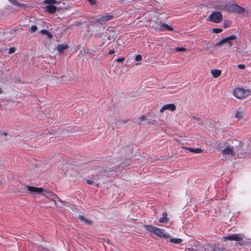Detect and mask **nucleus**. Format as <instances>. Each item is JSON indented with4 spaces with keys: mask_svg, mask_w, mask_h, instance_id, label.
I'll return each mask as SVG.
<instances>
[{
    "mask_svg": "<svg viewBox=\"0 0 251 251\" xmlns=\"http://www.w3.org/2000/svg\"><path fill=\"white\" fill-rule=\"evenodd\" d=\"M115 52V50H111L109 51V54H112Z\"/></svg>",
    "mask_w": 251,
    "mask_h": 251,
    "instance_id": "nucleus-46",
    "label": "nucleus"
},
{
    "mask_svg": "<svg viewBox=\"0 0 251 251\" xmlns=\"http://www.w3.org/2000/svg\"><path fill=\"white\" fill-rule=\"evenodd\" d=\"M164 230L158 227L155 229V231L153 234L159 237H164V238L167 239L170 237V235H166L163 232Z\"/></svg>",
    "mask_w": 251,
    "mask_h": 251,
    "instance_id": "nucleus-9",
    "label": "nucleus"
},
{
    "mask_svg": "<svg viewBox=\"0 0 251 251\" xmlns=\"http://www.w3.org/2000/svg\"><path fill=\"white\" fill-rule=\"evenodd\" d=\"M45 4H49V5L56 4L59 5L61 4L60 1H58L55 0H45L44 1Z\"/></svg>",
    "mask_w": 251,
    "mask_h": 251,
    "instance_id": "nucleus-17",
    "label": "nucleus"
},
{
    "mask_svg": "<svg viewBox=\"0 0 251 251\" xmlns=\"http://www.w3.org/2000/svg\"><path fill=\"white\" fill-rule=\"evenodd\" d=\"M237 51L240 52V53H241L242 52V51L240 50L239 49L237 48Z\"/></svg>",
    "mask_w": 251,
    "mask_h": 251,
    "instance_id": "nucleus-48",
    "label": "nucleus"
},
{
    "mask_svg": "<svg viewBox=\"0 0 251 251\" xmlns=\"http://www.w3.org/2000/svg\"><path fill=\"white\" fill-rule=\"evenodd\" d=\"M202 151V150L201 149H195L194 153H200Z\"/></svg>",
    "mask_w": 251,
    "mask_h": 251,
    "instance_id": "nucleus-40",
    "label": "nucleus"
},
{
    "mask_svg": "<svg viewBox=\"0 0 251 251\" xmlns=\"http://www.w3.org/2000/svg\"><path fill=\"white\" fill-rule=\"evenodd\" d=\"M59 5H60L59 6L57 7V11H60L61 10H64V9L66 10V9H68V7L66 6L65 2H63L62 4L61 3Z\"/></svg>",
    "mask_w": 251,
    "mask_h": 251,
    "instance_id": "nucleus-28",
    "label": "nucleus"
},
{
    "mask_svg": "<svg viewBox=\"0 0 251 251\" xmlns=\"http://www.w3.org/2000/svg\"><path fill=\"white\" fill-rule=\"evenodd\" d=\"M245 238V236L243 234H234L227 237H224L223 238L224 241L226 240H234L236 241H240Z\"/></svg>",
    "mask_w": 251,
    "mask_h": 251,
    "instance_id": "nucleus-4",
    "label": "nucleus"
},
{
    "mask_svg": "<svg viewBox=\"0 0 251 251\" xmlns=\"http://www.w3.org/2000/svg\"><path fill=\"white\" fill-rule=\"evenodd\" d=\"M236 4H232L230 5L228 8L229 11H230L231 12H235V7H234V6H236Z\"/></svg>",
    "mask_w": 251,
    "mask_h": 251,
    "instance_id": "nucleus-30",
    "label": "nucleus"
},
{
    "mask_svg": "<svg viewBox=\"0 0 251 251\" xmlns=\"http://www.w3.org/2000/svg\"><path fill=\"white\" fill-rule=\"evenodd\" d=\"M48 191H46L44 190V192H42L41 194L43 195L44 196H45L46 197H50L49 193H48L47 192Z\"/></svg>",
    "mask_w": 251,
    "mask_h": 251,
    "instance_id": "nucleus-35",
    "label": "nucleus"
},
{
    "mask_svg": "<svg viewBox=\"0 0 251 251\" xmlns=\"http://www.w3.org/2000/svg\"><path fill=\"white\" fill-rule=\"evenodd\" d=\"M104 29V27L98 26L96 27V35L102 38L103 40H105L106 38L108 40H111L116 38V32L112 28H107L104 33L102 31Z\"/></svg>",
    "mask_w": 251,
    "mask_h": 251,
    "instance_id": "nucleus-1",
    "label": "nucleus"
},
{
    "mask_svg": "<svg viewBox=\"0 0 251 251\" xmlns=\"http://www.w3.org/2000/svg\"><path fill=\"white\" fill-rule=\"evenodd\" d=\"M16 50V48L14 47H11L9 50L8 53L11 54L14 53Z\"/></svg>",
    "mask_w": 251,
    "mask_h": 251,
    "instance_id": "nucleus-34",
    "label": "nucleus"
},
{
    "mask_svg": "<svg viewBox=\"0 0 251 251\" xmlns=\"http://www.w3.org/2000/svg\"><path fill=\"white\" fill-rule=\"evenodd\" d=\"M226 25H224V27L226 28Z\"/></svg>",
    "mask_w": 251,
    "mask_h": 251,
    "instance_id": "nucleus-56",
    "label": "nucleus"
},
{
    "mask_svg": "<svg viewBox=\"0 0 251 251\" xmlns=\"http://www.w3.org/2000/svg\"><path fill=\"white\" fill-rule=\"evenodd\" d=\"M222 28H213V31L215 33H219L222 31Z\"/></svg>",
    "mask_w": 251,
    "mask_h": 251,
    "instance_id": "nucleus-32",
    "label": "nucleus"
},
{
    "mask_svg": "<svg viewBox=\"0 0 251 251\" xmlns=\"http://www.w3.org/2000/svg\"><path fill=\"white\" fill-rule=\"evenodd\" d=\"M129 121V120L128 119H126V120H120L119 122L123 124H125L128 123Z\"/></svg>",
    "mask_w": 251,
    "mask_h": 251,
    "instance_id": "nucleus-39",
    "label": "nucleus"
},
{
    "mask_svg": "<svg viewBox=\"0 0 251 251\" xmlns=\"http://www.w3.org/2000/svg\"><path fill=\"white\" fill-rule=\"evenodd\" d=\"M2 184V180L0 179V186H1Z\"/></svg>",
    "mask_w": 251,
    "mask_h": 251,
    "instance_id": "nucleus-51",
    "label": "nucleus"
},
{
    "mask_svg": "<svg viewBox=\"0 0 251 251\" xmlns=\"http://www.w3.org/2000/svg\"><path fill=\"white\" fill-rule=\"evenodd\" d=\"M12 4L15 5L16 4V0H8Z\"/></svg>",
    "mask_w": 251,
    "mask_h": 251,
    "instance_id": "nucleus-43",
    "label": "nucleus"
},
{
    "mask_svg": "<svg viewBox=\"0 0 251 251\" xmlns=\"http://www.w3.org/2000/svg\"><path fill=\"white\" fill-rule=\"evenodd\" d=\"M15 5H16V6H17L18 7H25V4H23V3H21L19 2H18L17 1L16 2V4H15Z\"/></svg>",
    "mask_w": 251,
    "mask_h": 251,
    "instance_id": "nucleus-37",
    "label": "nucleus"
},
{
    "mask_svg": "<svg viewBox=\"0 0 251 251\" xmlns=\"http://www.w3.org/2000/svg\"><path fill=\"white\" fill-rule=\"evenodd\" d=\"M87 183L89 184H92L94 183V181L93 180H87Z\"/></svg>",
    "mask_w": 251,
    "mask_h": 251,
    "instance_id": "nucleus-45",
    "label": "nucleus"
},
{
    "mask_svg": "<svg viewBox=\"0 0 251 251\" xmlns=\"http://www.w3.org/2000/svg\"><path fill=\"white\" fill-rule=\"evenodd\" d=\"M235 7V13H236L237 14H240L242 13H244L245 11V9L243 7H240V6L238 5H236V6H234Z\"/></svg>",
    "mask_w": 251,
    "mask_h": 251,
    "instance_id": "nucleus-19",
    "label": "nucleus"
},
{
    "mask_svg": "<svg viewBox=\"0 0 251 251\" xmlns=\"http://www.w3.org/2000/svg\"><path fill=\"white\" fill-rule=\"evenodd\" d=\"M68 48L69 47L67 45L59 44L57 46V50L60 52H62L64 50L68 49Z\"/></svg>",
    "mask_w": 251,
    "mask_h": 251,
    "instance_id": "nucleus-18",
    "label": "nucleus"
},
{
    "mask_svg": "<svg viewBox=\"0 0 251 251\" xmlns=\"http://www.w3.org/2000/svg\"><path fill=\"white\" fill-rule=\"evenodd\" d=\"M221 152L224 155L234 156L236 155V152L234 151L233 147L230 145H228L221 151Z\"/></svg>",
    "mask_w": 251,
    "mask_h": 251,
    "instance_id": "nucleus-5",
    "label": "nucleus"
},
{
    "mask_svg": "<svg viewBox=\"0 0 251 251\" xmlns=\"http://www.w3.org/2000/svg\"><path fill=\"white\" fill-rule=\"evenodd\" d=\"M228 40H229V39H227V37L224 38L222 40L218 42L215 45L217 46H220L222 45L223 44L226 43L227 41H228Z\"/></svg>",
    "mask_w": 251,
    "mask_h": 251,
    "instance_id": "nucleus-27",
    "label": "nucleus"
},
{
    "mask_svg": "<svg viewBox=\"0 0 251 251\" xmlns=\"http://www.w3.org/2000/svg\"><path fill=\"white\" fill-rule=\"evenodd\" d=\"M142 58V56L141 55L138 54V55H136L135 59L136 61H138L141 60Z\"/></svg>",
    "mask_w": 251,
    "mask_h": 251,
    "instance_id": "nucleus-36",
    "label": "nucleus"
},
{
    "mask_svg": "<svg viewBox=\"0 0 251 251\" xmlns=\"http://www.w3.org/2000/svg\"><path fill=\"white\" fill-rule=\"evenodd\" d=\"M226 25H224V27L226 28Z\"/></svg>",
    "mask_w": 251,
    "mask_h": 251,
    "instance_id": "nucleus-55",
    "label": "nucleus"
},
{
    "mask_svg": "<svg viewBox=\"0 0 251 251\" xmlns=\"http://www.w3.org/2000/svg\"><path fill=\"white\" fill-rule=\"evenodd\" d=\"M166 110V107L165 105L160 109V112L163 113L165 110Z\"/></svg>",
    "mask_w": 251,
    "mask_h": 251,
    "instance_id": "nucleus-41",
    "label": "nucleus"
},
{
    "mask_svg": "<svg viewBox=\"0 0 251 251\" xmlns=\"http://www.w3.org/2000/svg\"><path fill=\"white\" fill-rule=\"evenodd\" d=\"M239 144L241 145V143L240 142H239Z\"/></svg>",
    "mask_w": 251,
    "mask_h": 251,
    "instance_id": "nucleus-57",
    "label": "nucleus"
},
{
    "mask_svg": "<svg viewBox=\"0 0 251 251\" xmlns=\"http://www.w3.org/2000/svg\"><path fill=\"white\" fill-rule=\"evenodd\" d=\"M125 60V58H118L117 59V61L118 62H121Z\"/></svg>",
    "mask_w": 251,
    "mask_h": 251,
    "instance_id": "nucleus-44",
    "label": "nucleus"
},
{
    "mask_svg": "<svg viewBox=\"0 0 251 251\" xmlns=\"http://www.w3.org/2000/svg\"><path fill=\"white\" fill-rule=\"evenodd\" d=\"M41 33L43 34L47 35L48 37L51 39L52 37V35L48 30L46 29H43L41 31Z\"/></svg>",
    "mask_w": 251,
    "mask_h": 251,
    "instance_id": "nucleus-29",
    "label": "nucleus"
},
{
    "mask_svg": "<svg viewBox=\"0 0 251 251\" xmlns=\"http://www.w3.org/2000/svg\"><path fill=\"white\" fill-rule=\"evenodd\" d=\"M245 115L244 111L243 110H241V108H239V109L236 110L235 117L238 119H242Z\"/></svg>",
    "mask_w": 251,
    "mask_h": 251,
    "instance_id": "nucleus-12",
    "label": "nucleus"
},
{
    "mask_svg": "<svg viewBox=\"0 0 251 251\" xmlns=\"http://www.w3.org/2000/svg\"><path fill=\"white\" fill-rule=\"evenodd\" d=\"M166 110H169L171 111H174L176 109V106L174 104L170 103L165 105Z\"/></svg>",
    "mask_w": 251,
    "mask_h": 251,
    "instance_id": "nucleus-20",
    "label": "nucleus"
},
{
    "mask_svg": "<svg viewBox=\"0 0 251 251\" xmlns=\"http://www.w3.org/2000/svg\"><path fill=\"white\" fill-rule=\"evenodd\" d=\"M239 244H240L241 246H243L244 245H245V244L244 243H239Z\"/></svg>",
    "mask_w": 251,
    "mask_h": 251,
    "instance_id": "nucleus-52",
    "label": "nucleus"
},
{
    "mask_svg": "<svg viewBox=\"0 0 251 251\" xmlns=\"http://www.w3.org/2000/svg\"><path fill=\"white\" fill-rule=\"evenodd\" d=\"M147 230H148L149 231L153 233L155 231V229H156V227L155 226H153L152 225H144L143 226Z\"/></svg>",
    "mask_w": 251,
    "mask_h": 251,
    "instance_id": "nucleus-15",
    "label": "nucleus"
},
{
    "mask_svg": "<svg viewBox=\"0 0 251 251\" xmlns=\"http://www.w3.org/2000/svg\"><path fill=\"white\" fill-rule=\"evenodd\" d=\"M176 50L177 51H184L186 50V49L184 48H176Z\"/></svg>",
    "mask_w": 251,
    "mask_h": 251,
    "instance_id": "nucleus-33",
    "label": "nucleus"
},
{
    "mask_svg": "<svg viewBox=\"0 0 251 251\" xmlns=\"http://www.w3.org/2000/svg\"><path fill=\"white\" fill-rule=\"evenodd\" d=\"M188 150H189V151H190L191 152H194V153L195 149H192V148H188Z\"/></svg>",
    "mask_w": 251,
    "mask_h": 251,
    "instance_id": "nucleus-47",
    "label": "nucleus"
},
{
    "mask_svg": "<svg viewBox=\"0 0 251 251\" xmlns=\"http://www.w3.org/2000/svg\"><path fill=\"white\" fill-rule=\"evenodd\" d=\"M228 40H229V39H227V37L224 38L222 40L218 42L215 45L217 46H220L222 45L223 44L226 43L227 41H228Z\"/></svg>",
    "mask_w": 251,
    "mask_h": 251,
    "instance_id": "nucleus-25",
    "label": "nucleus"
},
{
    "mask_svg": "<svg viewBox=\"0 0 251 251\" xmlns=\"http://www.w3.org/2000/svg\"><path fill=\"white\" fill-rule=\"evenodd\" d=\"M2 135H4V136H6V135H7V133H6V132H3V133L2 134Z\"/></svg>",
    "mask_w": 251,
    "mask_h": 251,
    "instance_id": "nucleus-50",
    "label": "nucleus"
},
{
    "mask_svg": "<svg viewBox=\"0 0 251 251\" xmlns=\"http://www.w3.org/2000/svg\"><path fill=\"white\" fill-rule=\"evenodd\" d=\"M228 40H229V39H227V37L224 38L222 40L218 42L215 45L217 46H220L222 45L223 44L226 43L227 41H228Z\"/></svg>",
    "mask_w": 251,
    "mask_h": 251,
    "instance_id": "nucleus-26",
    "label": "nucleus"
},
{
    "mask_svg": "<svg viewBox=\"0 0 251 251\" xmlns=\"http://www.w3.org/2000/svg\"><path fill=\"white\" fill-rule=\"evenodd\" d=\"M148 124L152 125H156L157 123L155 120H151L148 122Z\"/></svg>",
    "mask_w": 251,
    "mask_h": 251,
    "instance_id": "nucleus-38",
    "label": "nucleus"
},
{
    "mask_svg": "<svg viewBox=\"0 0 251 251\" xmlns=\"http://www.w3.org/2000/svg\"><path fill=\"white\" fill-rule=\"evenodd\" d=\"M107 171L103 168H99L98 172L95 176H94L96 178L99 179L100 176H104L106 174Z\"/></svg>",
    "mask_w": 251,
    "mask_h": 251,
    "instance_id": "nucleus-11",
    "label": "nucleus"
},
{
    "mask_svg": "<svg viewBox=\"0 0 251 251\" xmlns=\"http://www.w3.org/2000/svg\"><path fill=\"white\" fill-rule=\"evenodd\" d=\"M2 91L1 90V89L0 88V94L2 93Z\"/></svg>",
    "mask_w": 251,
    "mask_h": 251,
    "instance_id": "nucleus-54",
    "label": "nucleus"
},
{
    "mask_svg": "<svg viewBox=\"0 0 251 251\" xmlns=\"http://www.w3.org/2000/svg\"><path fill=\"white\" fill-rule=\"evenodd\" d=\"M227 38L229 39V40H228V41H227L226 43H227L230 46H231L232 45V44L231 41L232 40H235L237 38V37L234 35H232L229 37H227Z\"/></svg>",
    "mask_w": 251,
    "mask_h": 251,
    "instance_id": "nucleus-22",
    "label": "nucleus"
},
{
    "mask_svg": "<svg viewBox=\"0 0 251 251\" xmlns=\"http://www.w3.org/2000/svg\"><path fill=\"white\" fill-rule=\"evenodd\" d=\"M114 18L113 15H102L99 18L96 20V22L99 23L100 24H104L105 22L109 21Z\"/></svg>",
    "mask_w": 251,
    "mask_h": 251,
    "instance_id": "nucleus-6",
    "label": "nucleus"
},
{
    "mask_svg": "<svg viewBox=\"0 0 251 251\" xmlns=\"http://www.w3.org/2000/svg\"><path fill=\"white\" fill-rule=\"evenodd\" d=\"M27 190L30 192V193L32 195H37L38 194H41L44 192V189L42 188H38L35 187L31 186H26Z\"/></svg>",
    "mask_w": 251,
    "mask_h": 251,
    "instance_id": "nucleus-7",
    "label": "nucleus"
},
{
    "mask_svg": "<svg viewBox=\"0 0 251 251\" xmlns=\"http://www.w3.org/2000/svg\"><path fill=\"white\" fill-rule=\"evenodd\" d=\"M250 94V91L241 87L235 88L233 91L234 96L238 99L243 100Z\"/></svg>",
    "mask_w": 251,
    "mask_h": 251,
    "instance_id": "nucleus-2",
    "label": "nucleus"
},
{
    "mask_svg": "<svg viewBox=\"0 0 251 251\" xmlns=\"http://www.w3.org/2000/svg\"><path fill=\"white\" fill-rule=\"evenodd\" d=\"M78 218H79V219H80V220L81 222H84L85 224H87V225H90L92 223V221H91L88 220L87 219L85 218L83 216H79Z\"/></svg>",
    "mask_w": 251,
    "mask_h": 251,
    "instance_id": "nucleus-21",
    "label": "nucleus"
},
{
    "mask_svg": "<svg viewBox=\"0 0 251 251\" xmlns=\"http://www.w3.org/2000/svg\"><path fill=\"white\" fill-rule=\"evenodd\" d=\"M238 67L239 68V69H244L245 68V66L244 65H243V64H240V65H238Z\"/></svg>",
    "mask_w": 251,
    "mask_h": 251,
    "instance_id": "nucleus-42",
    "label": "nucleus"
},
{
    "mask_svg": "<svg viewBox=\"0 0 251 251\" xmlns=\"http://www.w3.org/2000/svg\"><path fill=\"white\" fill-rule=\"evenodd\" d=\"M160 26L161 27H162L163 28H164L165 29H167V30H171V31H173L174 30L173 27L169 26L166 24L160 23Z\"/></svg>",
    "mask_w": 251,
    "mask_h": 251,
    "instance_id": "nucleus-24",
    "label": "nucleus"
},
{
    "mask_svg": "<svg viewBox=\"0 0 251 251\" xmlns=\"http://www.w3.org/2000/svg\"><path fill=\"white\" fill-rule=\"evenodd\" d=\"M46 9H47L48 11L51 14L54 13L57 10V7L53 5H47L46 6Z\"/></svg>",
    "mask_w": 251,
    "mask_h": 251,
    "instance_id": "nucleus-13",
    "label": "nucleus"
},
{
    "mask_svg": "<svg viewBox=\"0 0 251 251\" xmlns=\"http://www.w3.org/2000/svg\"><path fill=\"white\" fill-rule=\"evenodd\" d=\"M169 219L167 218V213L164 212L162 214V217L159 219V222L161 223H166L168 222Z\"/></svg>",
    "mask_w": 251,
    "mask_h": 251,
    "instance_id": "nucleus-14",
    "label": "nucleus"
},
{
    "mask_svg": "<svg viewBox=\"0 0 251 251\" xmlns=\"http://www.w3.org/2000/svg\"><path fill=\"white\" fill-rule=\"evenodd\" d=\"M207 20L215 23H219L223 20L222 14L219 11L213 12L207 18Z\"/></svg>",
    "mask_w": 251,
    "mask_h": 251,
    "instance_id": "nucleus-3",
    "label": "nucleus"
},
{
    "mask_svg": "<svg viewBox=\"0 0 251 251\" xmlns=\"http://www.w3.org/2000/svg\"><path fill=\"white\" fill-rule=\"evenodd\" d=\"M151 117V114L149 113L145 115H142L138 118V124L139 125L142 124L143 122H146L149 120V118Z\"/></svg>",
    "mask_w": 251,
    "mask_h": 251,
    "instance_id": "nucleus-10",
    "label": "nucleus"
},
{
    "mask_svg": "<svg viewBox=\"0 0 251 251\" xmlns=\"http://www.w3.org/2000/svg\"><path fill=\"white\" fill-rule=\"evenodd\" d=\"M182 148L183 149H185V150H188V148H189L185 147H182Z\"/></svg>",
    "mask_w": 251,
    "mask_h": 251,
    "instance_id": "nucleus-49",
    "label": "nucleus"
},
{
    "mask_svg": "<svg viewBox=\"0 0 251 251\" xmlns=\"http://www.w3.org/2000/svg\"><path fill=\"white\" fill-rule=\"evenodd\" d=\"M37 30V27L36 25H32L29 30L31 33H34Z\"/></svg>",
    "mask_w": 251,
    "mask_h": 251,
    "instance_id": "nucleus-31",
    "label": "nucleus"
},
{
    "mask_svg": "<svg viewBox=\"0 0 251 251\" xmlns=\"http://www.w3.org/2000/svg\"><path fill=\"white\" fill-rule=\"evenodd\" d=\"M220 145H218L217 146V149H219L220 148Z\"/></svg>",
    "mask_w": 251,
    "mask_h": 251,
    "instance_id": "nucleus-53",
    "label": "nucleus"
},
{
    "mask_svg": "<svg viewBox=\"0 0 251 251\" xmlns=\"http://www.w3.org/2000/svg\"><path fill=\"white\" fill-rule=\"evenodd\" d=\"M221 71L220 70H212L211 71V74L215 78L219 77L221 75Z\"/></svg>",
    "mask_w": 251,
    "mask_h": 251,
    "instance_id": "nucleus-16",
    "label": "nucleus"
},
{
    "mask_svg": "<svg viewBox=\"0 0 251 251\" xmlns=\"http://www.w3.org/2000/svg\"><path fill=\"white\" fill-rule=\"evenodd\" d=\"M47 192L48 193H49L50 197H52V200L53 201H55L54 200V199H56L58 201L60 202L62 204H63L67 206H70V203L69 202L61 201L60 200V199L58 197V196H57L56 194H55L53 192H52L51 191H48ZM55 204H56V202H55Z\"/></svg>",
    "mask_w": 251,
    "mask_h": 251,
    "instance_id": "nucleus-8",
    "label": "nucleus"
},
{
    "mask_svg": "<svg viewBox=\"0 0 251 251\" xmlns=\"http://www.w3.org/2000/svg\"><path fill=\"white\" fill-rule=\"evenodd\" d=\"M170 241L175 244H180L182 242V240L180 238H171Z\"/></svg>",
    "mask_w": 251,
    "mask_h": 251,
    "instance_id": "nucleus-23",
    "label": "nucleus"
}]
</instances>
